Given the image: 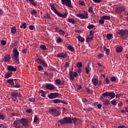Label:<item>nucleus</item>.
<instances>
[{"instance_id": "nucleus-51", "label": "nucleus", "mask_w": 128, "mask_h": 128, "mask_svg": "<svg viewBox=\"0 0 128 128\" xmlns=\"http://www.w3.org/2000/svg\"><path fill=\"white\" fill-rule=\"evenodd\" d=\"M116 78H115V76H112V78H110V81H112V82H114V81H116Z\"/></svg>"}, {"instance_id": "nucleus-41", "label": "nucleus", "mask_w": 128, "mask_h": 128, "mask_svg": "<svg viewBox=\"0 0 128 128\" xmlns=\"http://www.w3.org/2000/svg\"><path fill=\"white\" fill-rule=\"evenodd\" d=\"M40 48H41V50H46V47L45 44H40Z\"/></svg>"}, {"instance_id": "nucleus-55", "label": "nucleus", "mask_w": 128, "mask_h": 128, "mask_svg": "<svg viewBox=\"0 0 128 128\" xmlns=\"http://www.w3.org/2000/svg\"><path fill=\"white\" fill-rule=\"evenodd\" d=\"M57 42L58 43H60V42H62V38H60V37H58V39H57Z\"/></svg>"}, {"instance_id": "nucleus-24", "label": "nucleus", "mask_w": 128, "mask_h": 128, "mask_svg": "<svg viewBox=\"0 0 128 128\" xmlns=\"http://www.w3.org/2000/svg\"><path fill=\"white\" fill-rule=\"evenodd\" d=\"M103 50H105L106 54H110V48H106V46H103Z\"/></svg>"}, {"instance_id": "nucleus-20", "label": "nucleus", "mask_w": 128, "mask_h": 128, "mask_svg": "<svg viewBox=\"0 0 128 128\" xmlns=\"http://www.w3.org/2000/svg\"><path fill=\"white\" fill-rule=\"evenodd\" d=\"M124 48L122 46H119L118 47H116V52H118V54H120V52H122Z\"/></svg>"}, {"instance_id": "nucleus-21", "label": "nucleus", "mask_w": 128, "mask_h": 128, "mask_svg": "<svg viewBox=\"0 0 128 128\" xmlns=\"http://www.w3.org/2000/svg\"><path fill=\"white\" fill-rule=\"evenodd\" d=\"M94 30H90V34L91 42L94 40Z\"/></svg>"}, {"instance_id": "nucleus-63", "label": "nucleus", "mask_w": 128, "mask_h": 128, "mask_svg": "<svg viewBox=\"0 0 128 128\" xmlns=\"http://www.w3.org/2000/svg\"><path fill=\"white\" fill-rule=\"evenodd\" d=\"M22 54H26L28 52V49H24L22 50Z\"/></svg>"}, {"instance_id": "nucleus-4", "label": "nucleus", "mask_w": 128, "mask_h": 128, "mask_svg": "<svg viewBox=\"0 0 128 128\" xmlns=\"http://www.w3.org/2000/svg\"><path fill=\"white\" fill-rule=\"evenodd\" d=\"M12 52L14 54L11 55L12 58L16 62H19L20 60H18V58L20 56V52L18 50V48H14V49L12 50Z\"/></svg>"}, {"instance_id": "nucleus-38", "label": "nucleus", "mask_w": 128, "mask_h": 128, "mask_svg": "<svg viewBox=\"0 0 128 128\" xmlns=\"http://www.w3.org/2000/svg\"><path fill=\"white\" fill-rule=\"evenodd\" d=\"M68 50H71L72 52H73L74 50V47H72V46H68Z\"/></svg>"}, {"instance_id": "nucleus-49", "label": "nucleus", "mask_w": 128, "mask_h": 128, "mask_svg": "<svg viewBox=\"0 0 128 128\" xmlns=\"http://www.w3.org/2000/svg\"><path fill=\"white\" fill-rule=\"evenodd\" d=\"M86 74H89L90 68H88V67H85Z\"/></svg>"}, {"instance_id": "nucleus-45", "label": "nucleus", "mask_w": 128, "mask_h": 128, "mask_svg": "<svg viewBox=\"0 0 128 128\" xmlns=\"http://www.w3.org/2000/svg\"><path fill=\"white\" fill-rule=\"evenodd\" d=\"M102 18L104 19H108V20H110V16H103Z\"/></svg>"}, {"instance_id": "nucleus-26", "label": "nucleus", "mask_w": 128, "mask_h": 128, "mask_svg": "<svg viewBox=\"0 0 128 128\" xmlns=\"http://www.w3.org/2000/svg\"><path fill=\"white\" fill-rule=\"evenodd\" d=\"M12 72H8L6 75H5V78H10L12 76Z\"/></svg>"}, {"instance_id": "nucleus-53", "label": "nucleus", "mask_w": 128, "mask_h": 128, "mask_svg": "<svg viewBox=\"0 0 128 128\" xmlns=\"http://www.w3.org/2000/svg\"><path fill=\"white\" fill-rule=\"evenodd\" d=\"M58 32L60 34H65V32L62 30H59Z\"/></svg>"}, {"instance_id": "nucleus-57", "label": "nucleus", "mask_w": 128, "mask_h": 128, "mask_svg": "<svg viewBox=\"0 0 128 128\" xmlns=\"http://www.w3.org/2000/svg\"><path fill=\"white\" fill-rule=\"evenodd\" d=\"M86 91H87V92H88V94H92V90H90V88H86Z\"/></svg>"}, {"instance_id": "nucleus-40", "label": "nucleus", "mask_w": 128, "mask_h": 128, "mask_svg": "<svg viewBox=\"0 0 128 128\" xmlns=\"http://www.w3.org/2000/svg\"><path fill=\"white\" fill-rule=\"evenodd\" d=\"M44 18H47V19H50V16L48 14H44Z\"/></svg>"}, {"instance_id": "nucleus-7", "label": "nucleus", "mask_w": 128, "mask_h": 128, "mask_svg": "<svg viewBox=\"0 0 128 128\" xmlns=\"http://www.w3.org/2000/svg\"><path fill=\"white\" fill-rule=\"evenodd\" d=\"M76 16H78L79 18H81L82 19H86L88 18V13L84 11V13H78Z\"/></svg>"}, {"instance_id": "nucleus-58", "label": "nucleus", "mask_w": 128, "mask_h": 128, "mask_svg": "<svg viewBox=\"0 0 128 128\" xmlns=\"http://www.w3.org/2000/svg\"><path fill=\"white\" fill-rule=\"evenodd\" d=\"M105 81H106V84H110V78H106Z\"/></svg>"}, {"instance_id": "nucleus-13", "label": "nucleus", "mask_w": 128, "mask_h": 128, "mask_svg": "<svg viewBox=\"0 0 128 128\" xmlns=\"http://www.w3.org/2000/svg\"><path fill=\"white\" fill-rule=\"evenodd\" d=\"M68 54L66 52H62V53L58 54L57 57L62 58H65L66 57H68Z\"/></svg>"}, {"instance_id": "nucleus-42", "label": "nucleus", "mask_w": 128, "mask_h": 128, "mask_svg": "<svg viewBox=\"0 0 128 128\" xmlns=\"http://www.w3.org/2000/svg\"><path fill=\"white\" fill-rule=\"evenodd\" d=\"M87 28H88V30H92V28H94V24H88Z\"/></svg>"}, {"instance_id": "nucleus-50", "label": "nucleus", "mask_w": 128, "mask_h": 128, "mask_svg": "<svg viewBox=\"0 0 128 128\" xmlns=\"http://www.w3.org/2000/svg\"><path fill=\"white\" fill-rule=\"evenodd\" d=\"M32 110L31 108H27L26 110V112H28V114H30V112H32Z\"/></svg>"}, {"instance_id": "nucleus-17", "label": "nucleus", "mask_w": 128, "mask_h": 128, "mask_svg": "<svg viewBox=\"0 0 128 128\" xmlns=\"http://www.w3.org/2000/svg\"><path fill=\"white\" fill-rule=\"evenodd\" d=\"M14 82H15V86L14 88H20V84L18 83V79H14Z\"/></svg>"}, {"instance_id": "nucleus-35", "label": "nucleus", "mask_w": 128, "mask_h": 128, "mask_svg": "<svg viewBox=\"0 0 128 128\" xmlns=\"http://www.w3.org/2000/svg\"><path fill=\"white\" fill-rule=\"evenodd\" d=\"M20 28H26V23H23L22 26H20Z\"/></svg>"}, {"instance_id": "nucleus-10", "label": "nucleus", "mask_w": 128, "mask_h": 128, "mask_svg": "<svg viewBox=\"0 0 128 128\" xmlns=\"http://www.w3.org/2000/svg\"><path fill=\"white\" fill-rule=\"evenodd\" d=\"M19 122L22 124L23 126H28V121L26 118H22Z\"/></svg>"}, {"instance_id": "nucleus-1", "label": "nucleus", "mask_w": 128, "mask_h": 128, "mask_svg": "<svg viewBox=\"0 0 128 128\" xmlns=\"http://www.w3.org/2000/svg\"><path fill=\"white\" fill-rule=\"evenodd\" d=\"M78 120V118H68V116H66V118H63V119H60L58 120V122L61 124H72V122L76 124V122Z\"/></svg>"}, {"instance_id": "nucleus-33", "label": "nucleus", "mask_w": 128, "mask_h": 128, "mask_svg": "<svg viewBox=\"0 0 128 128\" xmlns=\"http://www.w3.org/2000/svg\"><path fill=\"white\" fill-rule=\"evenodd\" d=\"M76 66H77V67H79L80 68H82V67L83 64L82 62H77V63L76 64Z\"/></svg>"}, {"instance_id": "nucleus-29", "label": "nucleus", "mask_w": 128, "mask_h": 128, "mask_svg": "<svg viewBox=\"0 0 128 128\" xmlns=\"http://www.w3.org/2000/svg\"><path fill=\"white\" fill-rule=\"evenodd\" d=\"M78 40L79 42H84L85 38L82 37V36H78Z\"/></svg>"}, {"instance_id": "nucleus-3", "label": "nucleus", "mask_w": 128, "mask_h": 128, "mask_svg": "<svg viewBox=\"0 0 128 128\" xmlns=\"http://www.w3.org/2000/svg\"><path fill=\"white\" fill-rule=\"evenodd\" d=\"M50 7L52 10L54 12V13L57 14L59 16H67L68 14V12H66L64 14L62 13H60L58 10H57V9L56 8V7H54V4H52V3H50Z\"/></svg>"}, {"instance_id": "nucleus-60", "label": "nucleus", "mask_w": 128, "mask_h": 128, "mask_svg": "<svg viewBox=\"0 0 128 128\" xmlns=\"http://www.w3.org/2000/svg\"><path fill=\"white\" fill-rule=\"evenodd\" d=\"M118 128H126V125H119Z\"/></svg>"}, {"instance_id": "nucleus-52", "label": "nucleus", "mask_w": 128, "mask_h": 128, "mask_svg": "<svg viewBox=\"0 0 128 128\" xmlns=\"http://www.w3.org/2000/svg\"><path fill=\"white\" fill-rule=\"evenodd\" d=\"M104 54H99L98 56V58H102L104 57Z\"/></svg>"}, {"instance_id": "nucleus-62", "label": "nucleus", "mask_w": 128, "mask_h": 128, "mask_svg": "<svg viewBox=\"0 0 128 128\" xmlns=\"http://www.w3.org/2000/svg\"><path fill=\"white\" fill-rule=\"evenodd\" d=\"M93 108H88V109H84V110H86L87 111H92L93 110Z\"/></svg>"}, {"instance_id": "nucleus-44", "label": "nucleus", "mask_w": 128, "mask_h": 128, "mask_svg": "<svg viewBox=\"0 0 128 128\" xmlns=\"http://www.w3.org/2000/svg\"><path fill=\"white\" fill-rule=\"evenodd\" d=\"M5 118L6 117L4 116V114H0V120H4Z\"/></svg>"}, {"instance_id": "nucleus-31", "label": "nucleus", "mask_w": 128, "mask_h": 128, "mask_svg": "<svg viewBox=\"0 0 128 128\" xmlns=\"http://www.w3.org/2000/svg\"><path fill=\"white\" fill-rule=\"evenodd\" d=\"M11 96L13 98H18V93L16 92H13L11 93Z\"/></svg>"}, {"instance_id": "nucleus-43", "label": "nucleus", "mask_w": 128, "mask_h": 128, "mask_svg": "<svg viewBox=\"0 0 128 128\" xmlns=\"http://www.w3.org/2000/svg\"><path fill=\"white\" fill-rule=\"evenodd\" d=\"M13 124H14L15 126L20 124V121L18 122V120H15L13 122Z\"/></svg>"}, {"instance_id": "nucleus-22", "label": "nucleus", "mask_w": 128, "mask_h": 128, "mask_svg": "<svg viewBox=\"0 0 128 128\" xmlns=\"http://www.w3.org/2000/svg\"><path fill=\"white\" fill-rule=\"evenodd\" d=\"M67 22H69L70 23H72V24H75V23H76V20H74L73 18H68V20H67Z\"/></svg>"}, {"instance_id": "nucleus-18", "label": "nucleus", "mask_w": 128, "mask_h": 128, "mask_svg": "<svg viewBox=\"0 0 128 128\" xmlns=\"http://www.w3.org/2000/svg\"><path fill=\"white\" fill-rule=\"evenodd\" d=\"M8 70L10 72H16V68L14 67V66H10L8 67Z\"/></svg>"}, {"instance_id": "nucleus-56", "label": "nucleus", "mask_w": 128, "mask_h": 128, "mask_svg": "<svg viewBox=\"0 0 128 128\" xmlns=\"http://www.w3.org/2000/svg\"><path fill=\"white\" fill-rule=\"evenodd\" d=\"M32 6H38L37 2H34V0H32Z\"/></svg>"}, {"instance_id": "nucleus-16", "label": "nucleus", "mask_w": 128, "mask_h": 128, "mask_svg": "<svg viewBox=\"0 0 128 128\" xmlns=\"http://www.w3.org/2000/svg\"><path fill=\"white\" fill-rule=\"evenodd\" d=\"M126 10L125 7H118V8H116V12L117 13H118L120 14L122 12H124Z\"/></svg>"}, {"instance_id": "nucleus-19", "label": "nucleus", "mask_w": 128, "mask_h": 128, "mask_svg": "<svg viewBox=\"0 0 128 128\" xmlns=\"http://www.w3.org/2000/svg\"><path fill=\"white\" fill-rule=\"evenodd\" d=\"M92 81L93 84H94V86H97V84H98V78H92Z\"/></svg>"}, {"instance_id": "nucleus-61", "label": "nucleus", "mask_w": 128, "mask_h": 128, "mask_svg": "<svg viewBox=\"0 0 128 128\" xmlns=\"http://www.w3.org/2000/svg\"><path fill=\"white\" fill-rule=\"evenodd\" d=\"M38 68L39 70V71H40L41 70H44L42 66H41L40 64H39V66H38Z\"/></svg>"}, {"instance_id": "nucleus-64", "label": "nucleus", "mask_w": 128, "mask_h": 128, "mask_svg": "<svg viewBox=\"0 0 128 128\" xmlns=\"http://www.w3.org/2000/svg\"><path fill=\"white\" fill-rule=\"evenodd\" d=\"M70 64V62H66L65 67H69Z\"/></svg>"}, {"instance_id": "nucleus-2", "label": "nucleus", "mask_w": 128, "mask_h": 128, "mask_svg": "<svg viewBox=\"0 0 128 128\" xmlns=\"http://www.w3.org/2000/svg\"><path fill=\"white\" fill-rule=\"evenodd\" d=\"M116 98V94L114 92H108V91H106V92H103L102 94V96H100V100H102L104 98Z\"/></svg>"}, {"instance_id": "nucleus-23", "label": "nucleus", "mask_w": 128, "mask_h": 128, "mask_svg": "<svg viewBox=\"0 0 128 128\" xmlns=\"http://www.w3.org/2000/svg\"><path fill=\"white\" fill-rule=\"evenodd\" d=\"M39 92L41 94V96L42 98H46V92L44 90H40Z\"/></svg>"}, {"instance_id": "nucleus-8", "label": "nucleus", "mask_w": 128, "mask_h": 128, "mask_svg": "<svg viewBox=\"0 0 128 128\" xmlns=\"http://www.w3.org/2000/svg\"><path fill=\"white\" fill-rule=\"evenodd\" d=\"M62 4L67 6H70V8H72L71 0H61Z\"/></svg>"}, {"instance_id": "nucleus-32", "label": "nucleus", "mask_w": 128, "mask_h": 128, "mask_svg": "<svg viewBox=\"0 0 128 128\" xmlns=\"http://www.w3.org/2000/svg\"><path fill=\"white\" fill-rule=\"evenodd\" d=\"M104 16L100 18V20H99V23H100V24H104V18H103Z\"/></svg>"}, {"instance_id": "nucleus-59", "label": "nucleus", "mask_w": 128, "mask_h": 128, "mask_svg": "<svg viewBox=\"0 0 128 128\" xmlns=\"http://www.w3.org/2000/svg\"><path fill=\"white\" fill-rule=\"evenodd\" d=\"M82 71V68H80V67H78V68L77 70V72H78V74H80V72Z\"/></svg>"}, {"instance_id": "nucleus-34", "label": "nucleus", "mask_w": 128, "mask_h": 128, "mask_svg": "<svg viewBox=\"0 0 128 128\" xmlns=\"http://www.w3.org/2000/svg\"><path fill=\"white\" fill-rule=\"evenodd\" d=\"M39 119V118H38L36 115L34 119V122H38Z\"/></svg>"}, {"instance_id": "nucleus-47", "label": "nucleus", "mask_w": 128, "mask_h": 128, "mask_svg": "<svg viewBox=\"0 0 128 128\" xmlns=\"http://www.w3.org/2000/svg\"><path fill=\"white\" fill-rule=\"evenodd\" d=\"M55 82L56 84H60V78H57Z\"/></svg>"}, {"instance_id": "nucleus-28", "label": "nucleus", "mask_w": 128, "mask_h": 128, "mask_svg": "<svg viewBox=\"0 0 128 128\" xmlns=\"http://www.w3.org/2000/svg\"><path fill=\"white\" fill-rule=\"evenodd\" d=\"M86 42H92L91 34H90H90L88 35V36H86Z\"/></svg>"}, {"instance_id": "nucleus-54", "label": "nucleus", "mask_w": 128, "mask_h": 128, "mask_svg": "<svg viewBox=\"0 0 128 128\" xmlns=\"http://www.w3.org/2000/svg\"><path fill=\"white\" fill-rule=\"evenodd\" d=\"M14 81V79H8V80H6V82L8 84H11V82H12Z\"/></svg>"}, {"instance_id": "nucleus-11", "label": "nucleus", "mask_w": 128, "mask_h": 128, "mask_svg": "<svg viewBox=\"0 0 128 128\" xmlns=\"http://www.w3.org/2000/svg\"><path fill=\"white\" fill-rule=\"evenodd\" d=\"M60 96V94L58 92H51L48 95V98H54V100H56V98H58Z\"/></svg>"}, {"instance_id": "nucleus-36", "label": "nucleus", "mask_w": 128, "mask_h": 128, "mask_svg": "<svg viewBox=\"0 0 128 128\" xmlns=\"http://www.w3.org/2000/svg\"><path fill=\"white\" fill-rule=\"evenodd\" d=\"M78 3L81 6H86L85 2H84V0H78Z\"/></svg>"}, {"instance_id": "nucleus-48", "label": "nucleus", "mask_w": 128, "mask_h": 128, "mask_svg": "<svg viewBox=\"0 0 128 128\" xmlns=\"http://www.w3.org/2000/svg\"><path fill=\"white\" fill-rule=\"evenodd\" d=\"M1 44L2 46H6V41L4 40H1Z\"/></svg>"}, {"instance_id": "nucleus-12", "label": "nucleus", "mask_w": 128, "mask_h": 128, "mask_svg": "<svg viewBox=\"0 0 128 128\" xmlns=\"http://www.w3.org/2000/svg\"><path fill=\"white\" fill-rule=\"evenodd\" d=\"M36 62H38V64H43V66H44L45 67H48V64L46 63V62L44 60H42L41 58H36Z\"/></svg>"}, {"instance_id": "nucleus-9", "label": "nucleus", "mask_w": 128, "mask_h": 128, "mask_svg": "<svg viewBox=\"0 0 128 128\" xmlns=\"http://www.w3.org/2000/svg\"><path fill=\"white\" fill-rule=\"evenodd\" d=\"M78 72H73V71H70L69 73V77L70 80H72V81H74V77H77L78 76Z\"/></svg>"}, {"instance_id": "nucleus-37", "label": "nucleus", "mask_w": 128, "mask_h": 128, "mask_svg": "<svg viewBox=\"0 0 128 128\" xmlns=\"http://www.w3.org/2000/svg\"><path fill=\"white\" fill-rule=\"evenodd\" d=\"M53 102L54 104H58L60 102V100L59 99H56V98L55 100H53Z\"/></svg>"}, {"instance_id": "nucleus-46", "label": "nucleus", "mask_w": 128, "mask_h": 128, "mask_svg": "<svg viewBox=\"0 0 128 128\" xmlns=\"http://www.w3.org/2000/svg\"><path fill=\"white\" fill-rule=\"evenodd\" d=\"M110 104H112V105H117L116 100H112V101H110Z\"/></svg>"}, {"instance_id": "nucleus-39", "label": "nucleus", "mask_w": 128, "mask_h": 128, "mask_svg": "<svg viewBox=\"0 0 128 128\" xmlns=\"http://www.w3.org/2000/svg\"><path fill=\"white\" fill-rule=\"evenodd\" d=\"M88 12H89V13H94V10L92 6H91V7L88 9Z\"/></svg>"}, {"instance_id": "nucleus-30", "label": "nucleus", "mask_w": 128, "mask_h": 128, "mask_svg": "<svg viewBox=\"0 0 128 128\" xmlns=\"http://www.w3.org/2000/svg\"><path fill=\"white\" fill-rule=\"evenodd\" d=\"M11 32L12 34H16V26H14L11 29Z\"/></svg>"}, {"instance_id": "nucleus-5", "label": "nucleus", "mask_w": 128, "mask_h": 128, "mask_svg": "<svg viewBox=\"0 0 128 128\" xmlns=\"http://www.w3.org/2000/svg\"><path fill=\"white\" fill-rule=\"evenodd\" d=\"M116 33L117 34H120L122 37H128V30H118Z\"/></svg>"}, {"instance_id": "nucleus-15", "label": "nucleus", "mask_w": 128, "mask_h": 128, "mask_svg": "<svg viewBox=\"0 0 128 128\" xmlns=\"http://www.w3.org/2000/svg\"><path fill=\"white\" fill-rule=\"evenodd\" d=\"M46 88H48V90H54L55 86L52 85V84H47L46 85Z\"/></svg>"}, {"instance_id": "nucleus-6", "label": "nucleus", "mask_w": 128, "mask_h": 128, "mask_svg": "<svg viewBox=\"0 0 128 128\" xmlns=\"http://www.w3.org/2000/svg\"><path fill=\"white\" fill-rule=\"evenodd\" d=\"M48 112L50 114H52V115H54V116H58L59 115H60V112H58V110L55 109L54 108H49Z\"/></svg>"}, {"instance_id": "nucleus-25", "label": "nucleus", "mask_w": 128, "mask_h": 128, "mask_svg": "<svg viewBox=\"0 0 128 128\" xmlns=\"http://www.w3.org/2000/svg\"><path fill=\"white\" fill-rule=\"evenodd\" d=\"M106 98L104 100H102L104 102V105H109L110 104V101L108 99V98Z\"/></svg>"}, {"instance_id": "nucleus-27", "label": "nucleus", "mask_w": 128, "mask_h": 128, "mask_svg": "<svg viewBox=\"0 0 128 128\" xmlns=\"http://www.w3.org/2000/svg\"><path fill=\"white\" fill-rule=\"evenodd\" d=\"M113 38V34L112 33H108L106 34V38L108 40H112V38Z\"/></svg>"}, {"instance_id": "nucleus-14", "label": "nucleus", "mask_w": 128, "mask_h": 128, "mask_svg": "<svg viewBox=\"0 0 128 128\" xmlns=\"http://www.w3.org/2000/svg\"><path fill=\"white\" fill-rule=\"evenodd\" d=\"M12 58L10 54H7L4 56V58L2 59V62H10Z\"/></svg>"}]
</instances>
